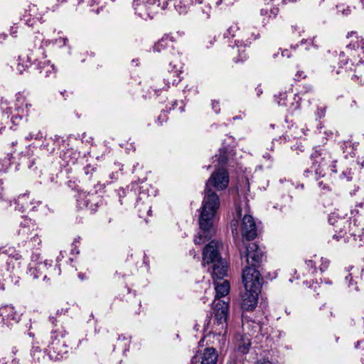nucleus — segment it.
Wrapping results in <instances>:
<instances>
[{"label":"nucleus","mask_w":364,"mask_h":364,"mask_svg":"<svg viewBox=\"0 0 364 364\" xmlns=\"http://www.w3.org/2000/svg\"><path fill=\"white\" fill-rule=\"evenodd\" d=\"M221 243L210 241L203 251V265L213 264L212 278L214 280L215 296L213 302L214 314L213 328L215 333L221 334L227 328V318L229 309V298L225 297L230 291V284L223 278L226 276L228 267L221 258L219 247Z\"/></svg>","instance_id":"1"},{"label":"nucleus","mask_w":364,"mask_h":364,"mask_svg":"<svg viewBox=\"0 0 364 364\" xmlns=\"http://www.w3.org/2000/svg\"><path fill=\"white\" fill-rule=\"evenodd\" d=\"M228 183L229 175L225 169L215 171L207 181L199 216V225L203 230V234L198 233L196 237L194 239L196 245H200L205 242V238L210 237L213 220L220 205L218 196L210 189V186L220 191L225 189Z\"/></svg>","instance_id":"2"},{"label":"nucleus","mask_w":364,"mask_h":364,"mask_svg":"<svg viewBox=\"0 0 364 364\" xmlns=\"http://www.w3.org/2000/svg\"><path fill=\"white\" fill-rule=\"evenodd\" d=\"M353 218L338 217L335 214L329 216L328 222L334 228L333 238L360 246L364 243V215L357 209L352 210Z\"/></svg>","instance_id":"3"},{"label":"nucleus","mask_w":364,"mask_h":364,"mask_svg":"<svg viewBox=\"0 0 364 364\" xmlns=\"http://www.w3.org/2000/svg\"><path fill=\"white\" fill-rule=\"evenodd\" d=\"M63 317L58 312L49 316V321L54 328L51 331V341L48 346V354L53 360H60L65 358L69 351V347L65 340L67 332L61 326Z\"/></svg>","instance_id":"4"},{"label":"nucleus","mask_w":364,"mask_h":364,"mask_svg":"<svg viewBox=\"0 0 364 364\" xmlns=\"http://www.w3.org/2000/svg\"><path fill=\"white\" fill-rule=\"evenodd\" d=\"M311 159L312 164L310 168L304 171V174L309 176V173H314L316 179L318 180L320 178H323L326 175V171L328 169L333 173H336V160L334 159L331 151L326 147H319L316 149L311 154Z\"/></svg>","instance_id":"5"},{"label":"nucleus","mask_w":364,"mask_h":364,"mask_svg":"<svg viewBox=\"0 0 364 364\" xmlns=\"http://www.w3.org/2000/svg\"><path fill=\"white\" fill-rule=\"evenodd\" d=\"M245 206L247 204L245 203ZM249 208L247 207V210L243 211L241 208V205L237 207V215L241 218V234L244 239L250 241L254 240L257 235V230L256 223L254 218L249 213Z\"/></svg>","instance_id":"6"},{"label":"nucleus","mask_w":364,"mask_h":364,"mask_svg":"<svg viewBox=\"0 0 364 364\" xmlns=\"http://www.w3.org/2000/svg\"><path fill=\"white\" fill-rule=\"evenodd\" d=\"M242 282L246 290L261 291L263 278L256 268L246 267L242 271Z\"/></svg>","instance_id":"7"},{"label":"nucleus","mask_w":364,"mask_h":364,"mask_svg":"<svg viewBox=\"0 0 364 364\" xmlns=\"http://www.w3.org/2000/svg\"><path fill=\"white\" fill-rule=\"evenodd\" d=\"M264 257V251L255 242L248 244L243 252H241V258H245L249 267L255 268L260 265Z\"/></svg>","instance_id":"8"},{"label":"nucleus","mask_w":364,"mask_h":364,"mask_svg":"<svg viewBox=\"0 0 364 364\" xmlns=\"http://www.w3.org/2000/svg\"><path fill=\"white\" fill-rule=\"evenodd\" d=\"M42 43L43 37L41 35L35 36V46H38L35 50V53H32L30 56L28 55L26 62H25L23 58L21 56L19 57V62L17 65V70L19 73H23V70L28 68L32 62L38 60L41 56L42 58H46V55Z\"/></svg>","instance_id":"9"},{"label":"nucleus","mask_w":364,"mask_h":364,"mask_svg":"<svg viewBox=\"0 0 364 364\" xmlns=\"http://www.w3.org/2000/svg\"><path fill=\"white\" fill-rule=\"evenodd\" d=\"M38 230L34 220L28 217H22L16 232L18 240L22 242H27L28 239Z\"/></svg>","instance_id":"10"},{"label":"nucleus","mask_w":364,"mask_h":364,"mask_svg":"<svg viewBox=\"0 0 364 364\" xmlns=\"http://www.w3.org/2000/svg\"><path fill=\"white\" fill-rule=\"evenodd\" d=\"M158 2L159 0H149L141 4L135 3V12L143 19L151 18L153 15L159 11Z\"/></svg>","instance_id":"11"},{"label":"nucleus","mask_w":364,"mask_h":364,"mask_svg":"<svg viewBox=\"0 0 364 364\" xmlns=\"http://www.w3.org/2000/svg\"><path fill=\"white\" fill-rule=\"evenodd\" d=\"M171 70L168 71L166 77L164 80L165 86L161 87L159 86H154V92L157 93L160 90H167L170 85H177L181 81L180 75L181 73L182 65L181 63L173 64V62L169 63Z\"/></svg>","instance_id":"12"},{"label":"nucleus","mask_w":364,"mask_h":364,"mask_svg":"<svg viewBox=\"0 0 364 364\" xmlns=\"http://www.w3.org/2000/svg\"><path fill=\"white\" fill-rule=\"evenodd\" d=\"M261 291H249L245 289L241 294L242 309L245 311H252L257 305L258 296Z\"/></svg>","instance_id":"13"},{"label":"nucleus","mask_w":364,"mask_h":364,"mask_svg":"<svg viewBox=\"0 0 364 364\" xmlns=\"http://www.w3.org/2000/svg\"><path fill=\"white\" fill-rule=\"evenodd\" d=\"M175 40L173 36L166 34L164 35L154 46V51L165 53L175 54L176 50L174 48Z\"/></svg>","instance_id":"14"},{"label":"nucleus","mask_w":364,"mask_h":364,"mask_svg":"<svg viewBox=\"0 0 364 364\" xmlns=\"http://www.w3.org/2000/svg\"><path fill=\"white\" fill-rule=\"evenodd\" d=\"M23 20L28 26H33L37 22H43V14L39 12L38 7L35 4L29 6L28 9L25 11Z\"/></svg>","instance_id":"15"},{"label":"nucleus","mask_w":364,"mask_h":364,"mask_svg":"<svg viewBox=\"0 0 364 364\" xmlns=\"http://www.w3.org/2000/svg\"><path fill=\"white\" fill-rule=\"evenodd\" d=\"M149 200V196L144 190L140 191L136 202V208L138 209L140 218H144L145 213H146L148 215H150L151 210Z\"/></svg>","instance_id":"16"},{"label":"nucleus","mask_w":364,"mask_h":364,"mask_svg":"<svg viewBox=\"0 0 364 364\" xmlns=\"http://www.w3.org/2000/svg\"><path fill=\"white\" fill-rule=\"evenodd\" d=\"M274 98L279 105L286 107L287 111L291 114L300 108V103L296 96L293 97V102H289V100H287L286 92H280L279 95H275Z\"/></svg>","instance_id":"17"},{"label":"nucleus","mask_w":364,"mask_h":364,"mask_svg":"<svg viewBox=\"0 0 364 364\" xmlns=\"http://www.w3.org/2000/svg\"><path fill=\"white\" fill-rule=\"evenodd\" d=\"M16 204V208L21 212H29V208L33 204H37L38 206H41V201L36 200L34 198H31L28 193H23L17 198L15 201Z\"/></svg>","instance_id":"18"},{"label":"nucleus","mask_w":364,"mask_h":364,"mask_svg":"<svg viewBox=\"0 0 364 364\" xmlns=\"http://www.w3.org/2000/svg\"><path fill=\"white\" fill-rule=\"evenodd\" d=\"M0 316L3 321L9 323L14 321L18 323L20 320V314L11 305H5L0 307Z\"/></svg>","instance_id":"19"},{"label":"nucleus","mask_w":364,"mask_h":364,"mask_svg":"<svg viewBox=\"0 0 364 364\" xmlns=\"http://www.w3.org/2000/svg\"><path fill=\"white\" fill-rule=\"evenodd\" d=\"M52 266V261L46 259L43 262H38L35 267L31 266L29 268V274L33 277V279H38L42 277L43 279H46L47 277L46 274H42L43 270L47 269L48 267Z\"/></svg>","instance_id":"20"},{"label":"nucleus","mask_w":364,"mask_h":364,"mask_svg":"<svg viewBox=\"0 0 364 364\" xmlns=\"http://www.w3.org/2000/svg\"><path fill=\"white\" fill-rule=\"evenodd\" d=\"M4 255L9 257V260L7 261V264L9 265L13 259H14L16 262H18L22 259V255L21 253L11 246L6 245L0 247V257Z\"/></svg>","instance_id":"21"},{"label":"nucleus","mask_w":364,"mask_h":364,"mask_svg":"<svg viewBox=\"0 0 364 364\" xmlns=\"http://www.w3.org/2000/svg\"><path fill=\"white\" fill-rule=\"evenodd\" d=\"M31 360L26 362V364H46V353L39 347L33 346L31 350Z\"/></svg>","instance_id":"22"},{"label":"nucleus","mask_w":364,"mask_h":364,"mask_svg":"<svg viewBox=\"0 0 364 364\" xmlns=\"http://www.w3.org/2000/svg\"><path fill=\"white\" fill-rule=\"evenodd\" d=\"M218 357V353L214 348H206L200 357V363L216 364Z\"/></svg>","instance_id":"23"},{"label":"nucleus","mask_w":364,"mask_h":364,"mask_svg":"<svg viewBox=\"0 0 364 364\" xmlns=\"http://www.w3.org/2000/svg\"><path fill=\"white\" fill-rule=\"evenodd\" d=\"M28 247L32 250H39L42 247V235L38 230L32 236H31L27 242H25Z\"/></svg>","instance_id":"24"},{"label":"nucleus","mask_w":364,"mask_h":364,"mask_svg":"<svg viewBox=\"0 0 364 364\" xmlns=\"http://www.w3.org/2000/svg\"><path fill=\"white\" fill-rule=\"evenodd\" d=\"M196 2L199 4L198 9L200 11L199 15L200 18L203 21H205L210 18L211 14V6L210 3H203V0H196Z\"/></svg>","instance_id":"25"},{"label":"nucleus","mask_w":364,"mask_h":364,"mask_svg":"<svg viewBox=\"0 0 364 364\" xmlns=\"http://www.w3.org/2000/svg\"><path fill=\"white\" fill-rule=\"evenodd\" d=\"M245 36H237V38L235 40V45L237 48V51L241 52L243 48H246L251 44V41L256 39L258 36L257 35H255L252 33L251 38H247L244 40Z\"/></svg>","instance_id":"26"},{"label":"nucleus","mask_w":364,"mask_h":364,"mask_svg":"<svg viewBox=\"0 0 364 364\" xmlns=\"http://www.w3.org/2000/svg\"><path fill=\"white\" fill-rule=\"evenodd\" d=\"M237 349L238 350L245 354L249 351L251 346V342L249 338L243 336H240V339L237 341Z\"/></svg>","instance_id":"27"},{"label":"nucleus","mask_w":364,"mask_h":364,"mask_svg":"<svg viewBox=\"0 0 364 364\" xmlns=\"http://www.w3.org/2000/svg\"><path fill=\"white\" fill-rule=\"evenodd\" d=\"M1 109L3 111L0 112V132L4 128L5 125L8 123V121L11 114V109L10 107L4 108L3 104H1Z\"/></svg>","instance_id":"28"},{"label":"nucleus","mask_w":364,"mask_h":364,"mask_svg":"<svg viewBox=\"0 0 364 364\" xmlns=\"http://www.w3.org/2000/svg\"><path fill=\"white\" fill-rule=\"evenodd\" d=\"M193 4V0H180L175 5V8L180 14H186Z\"/></svg>","instance_id":"29"},{"label":"nucleus","mask_w":364,"mask_h":364,"mask_svg":"<svg viewBox=\"0 0 364 364\" xmlns=\"http://www.w3.org/2000/svg\"><path fill=\"white\" fill-rule=\"evenodd\" d=\"M97 193V191L94 193H90V192L86 194L85 193H81L79 195L78 202L80 203L82 200H84V205L87 208H92V205L91 204V199H93V198L96 197L95 194Z\"/></svg>","instance_id":"30"},{"label":"nucleus","mask_w":364,"mask_h":364,"mask_svg":"<svg viewBox=\"0 0 364 364\" xmlns=\"http://www.w3.org/2000/svg\"><path fill=\"white\" fill-rule=\"evenodd\" d=\"M346 37L348 38L355 37L356 38V42L354 43L353 41H351L353 43V46H356L357 48H360L361 49L364 50V39L358 35L357 31L348 32Z\"/></svg>","instance_id":"31"},{"label":"nucleus","mask_w":364,"mask_h":364,"mask_svg":"<svg viewBox=\"0 0 364 364\" xmlns=\"http://www.w3.org/2000/svg\"><path fill=\"white\" fill-rule=\"evenodd\" d=\"M28 103L27 102L26 96L22 93H18L16 98V108L17 110H23L24 107H28Z\"/></svg>","instance_id":"32"},{"label":"nucleus","mask_w":364,"mask_h":364,"mask_svg":"<svg viewBox=\"0 0 364 364\" xmlns=\"http://www.w3.org/2000/svg\"><path fill=\"white\" fill-rule=\"evenodd\" d=\"M55 68L53 65H50L49 62L44 63L43 65L41 67L40 73H42L45 77H49L51 74L54 73Z\"/></svg>","instance_id":"33"},{"label":"nucleus","mask_w":364,"mask_h":364,"mask_svg":"<svg viewBox=\"0 0 364 364\" xmlns=\"http://www.w3.org/2000/svg\"><path fill=\"white\" fill-rule=\"evenodd\" d=\"M301 132H302L304 135L306 134L303 129H300L299 132L289 130V132H287L284 135H283V138L286 141H290L291 138H299L301 136Z\"/></svg>","instance_id":"34"},{"label":"nucleus","mask_w":364,"mask_h":364,"mask_svg":"<svg viewBox=\"0 0 364 364\" xmlns=\"http://www.w3.org/2000/svg\"><path fill=\"white\" fill-rule=\"evenodd\" d=\"M45 136V133L41 130H38V131H33L31 132H30L26 136V140H32V139H35V140H41L43 138H44Z\"/></svg>","instance_id":"35"},{"label":"nucleus","mask_w":364,"mask_h":364,"mask_svg":"<svg viewBox=\"0 0 364 364\" xmlns=\"http://www.w3.org/2000/svg\"><path fill=\"white\" fill-rule=\"evenodd\" d=\"M48 208L46 205H43L41 202V206H38L37 204H33L29 208V212H38L39 210L42 211L43 214L48 213Z\"/></svg>","instance_id":"36"},{"label":"nucleus","mask_w":364,"mask_h":364,"mask_svg":"<svg viewBox=\"0 0 364 364\" xmlns=\"http://www.w3.org/2000/svg\"><path fill=\"white\" fill-rule=\"evenodd\" d=\"M239 30V27L237 24L230 26L227 30V33L225 34L226 38L232 36V38L236 37V32Z\"/></svg>","instance_id":"37"},{"label":"nucleus","mask_w":364,"mask_h":364,"mask_svg":"<svg viewBox=\"0 0 364 364\" xmlns=\"http://www.w3.org/2000/svg\"><path fill=\"white\" fill-rule=\"evenodd\" d=\"M355 271L353 273H350L348 276L346 277V280L348 282V287L351 288L353 290L358 291V287L356 286V283L354 284L352 282L353 275L355 274Z\"/></svg>","instance_id":"38"},{"label":"nucleus","mask_w":364,"mask_h":364,"mask_svg":"<svg viewBox=\"0 0 364 364\" xmlns=\"http://www.w3.org/2000/svg\"><path fill=\"white\" fill-rule=\"evenodd\" d=\"M326 109H327V106H326V105L318 107L316 112V117H318L319 119L323 118L326 115Z\"/></svg>","instance_id":"39"},{"label":"nucleus","mask_w":364,"mask_h":364,"mask_svg":"<svg viewBox=\"0 0 364 364\" xmlns=\"http://www.w3.org/2000/svg\"><path fill=\"white\" fill-rule=\"evenodd\" d=\"M306 269L309 273L314 274L316 272L315 264L312 260H306L305 262Z\"/></svg>","instance_id":"40"},{"label":"nucleus","mask_w":364,"mask_h":364,"mask_svg":"<svg viewBox=\"0 0 364 364\" xmlns=\"http://www.w3.org/2000/svg\"><path fill=\"white\" fill-rule=\"evenodd\" d=\"M329 264H330V261L328 259L321 257V264L319 267L320 271L322 272L326 271L328 269Z\"/></svg>","instance_id":"41"},{"label":"nucleus","mask_w":364,"mask_h":364,"mask_svg":"<svg viewBox=\"0 0 364 364\" xmlns=\"http://www.w3.org/2000/svg\"><path fill=\"white\" fill-rule=\"evenodd\" d=\"M353 173L351 171V169H346V171H343L341 175V178L343 179H346V181H351L353 178Z\"/></svg>","instance_id":"42"},{"label":"nucleus","mask_w":364,"mask_h":364,"mask_svg":"<svg viewBox=\"0 0 364 364\" xmlns=\"http://www.w3.org/2000/svg\"><path fill=\"white\" fill-rule=\"evenodd\" d=\"M338 11H341L344 16H348L351 13L350 6L345 8L344 5H340L337 6Z\"/></svg>","instance_id":"43"},{"label":"nucleus","mask_w":364,"mask_h":364,"mask_svg":"<svg viewBox=\"0 0 364 364\" xmlns=\"http://www.w3.org/2000/svg\"><path fill=\"white\" fill-rule=\"evenodd\" d=\"M11 353L14 356V358L16 356L20 357V355L21 354V349H20L19 346H13L11 349Z\"/></svg>","instance_id":"44"},{"label":"nucleus","mask_w":364,"mask_h":364,"mask_svg":"<svg viewBox=\"0 0 364 364\" xmlns=\"http://www.w3.org/2000/svg\"><path fill=\"white\" fill-rule=\"evenodd\" d=\"M318 186L321 190L326 191H329L331 190L329 184L326 182H324L323 181H319L318 183Z\"/></svg>","instance_id":"45"},{"label":"nucleus","mask_w":364,"mask_h":364,"mask_svg":"<svg viewBox=\"0 0 364 364\" xmlns=\"http://www.w3.org/2000/svg\"><path fill=\"white\" fill-rule=\"evenodd\" d=\"M68 42L67 38H60L55 39L54 43L58 45L60 47L65 46Z\"/></svg>","instance_id":"46"},{"label":"nucleus","mask_w":364,"mask_h":364,"mask_svg":"<svg viewBox=\"0 0 364 364\" xmlns=\"http://www.w3.org/2000/svg\"><path fill=\"white\" fill-rule=\"evenodd\" d=\"M212 109L217 114L220 112V103H219L218 101L213 100V102H212Z\"/></svg>","instance_id":"47"},{"label":"nucleus","mask_w":364,"mask_h":364,"mask_svg":"<svg viewBox=\"0 0 364 364\" xmlns=\"http://www.w3.org/2000/svg\"><path fill=\"white\" fill-rule=\"evenodd\" d=\"M231 229L233 235H235L236 236H238L239 232L237 230V221H232L231 223Z\"/></svg>","instance_id":"48"},{"label":"nucleus","mask_w":364,"mask_h":364,"mask_svg":"<svg viewBox=\"0 0 364 364\" xmlns=\"http://www.w3.org/2000/svg\"><path fill=\"white\" fill-rule=\"evenodd\" d=\"M279 11L278 7L271 9L269 11V18H275L277 16Z\"/></svg>","instance_id":"49"},{"label":"nucleus","mask_w":364,"mask_h":364,"mask_svg":"<svg viewBox=\"0 0 364 364\" xmlns=\"http://www.w3.org/2000/svg\"><path fill=\"white\" fill-rule=\"evenodd\" d=\"M339 60L342 65H346L348 63V59L346 58L343 52H341L339 55Z\"/></svg>","instance_id":"50"},{"label":"nucleus","mask_w":364,"mask_h":364,"mask_svg":"<svg viewBox=\"0 0 364 364\" xmlns=\"http://www.w3.org/2000/svg\"><path fill=\"white\" fill-rule=\"evenodd\" d=\"M40 259H41V255L39 253L33 252V254L31 255V261L33 262H36V264L38 262H41L40 261H38Z\"/></svg>","instance_id":"51"},{"label":"nucleus","mask_w":364,"mask_h":364,"mask_svg":"<svg viewBox=\"0 0 364 364\" xmlns=\"http://www.w3.org/2000/svg\"><path fill=\"white\" fill-rule=\"evenodd\" d=\"M167 120V116L165 112L161 113L159 117H158V122L160 124H162L163 122H165Z\"/></svg>","instance_id":"52"},{"label":"nucleus","mask_w":364,"mask_h":364,"mask_svg":"<svg viewBox=\"0 0 364 364\" xmlns=\"http://www.w3.org/2000/svg\"><path fill=\"white\" fill-rule=\"evenodd\" d=\"M16 33H17V27H15V26L11 27V29H10L11 36H12L13 37H16Z\"/></svg>","instance_id":"53"},{"label":"nucleus","mask_w":364,"mask_h":364,"mask_svg":"<svg viewBox=\"0 0 364 364\" xmlns=\"http://www.w3.org/2000/svg\"><path fill=\"white\" fill-rule=\"evenodd\" d=\"M255 364H272V363L269 360L261 359L257 360Z\"/></svg>","instance_id":"54"},{"label":"nucleus","mask_w":364,"mask_h":364,"mask_svg":"<svg viewBox=\"0 0 364 364\" xmlns=\"http://www.w3.org/2000/svg\"><path fill=\"white\" fill-rule=\"evenodd\" d=\"M282 55L283 57L286 56L287 58H289L291 56V52L288 49H285V50L282 51Z\"/></svg>","instance_id":"55"},{"label":"nucleus","mask_w":364,"mask_h":364,"mask_svg":"<svg viewBox=\"0 0 364 364\" xmlns=\"http://www.w3.org/2000/svg\"><path fill=\"white\" fill-rule=\"evenodd\" d=\"M94 168H92L90 165H88L85 168V173L86 174H88L89 173H90L92 171H94Z\"/></svg>","instance_id":"56"},{"label":"nucleus","mask_w":364,"mask_h":364,"mask_svg":"<svg viewBox=\"0 0 364 364\" xmlns=\"http://www.w3.org/2000/svg\"><path fill=\"white\" fill-rule=\"evenodd\" d=\"M7 37V35L4 33H0V43H2L3 41H4L6 40Z\"/></svg>","instance_id":"57"},{"label":"nucleus","mask_w":364,"mask_h":364,"mask_svg":"<svg viewBox=\"0 0 364 364\" xmlns=\"http://www.w3.org/2000/svg\"><path fill=\"white\" fill-rule=\"evenodd\" d=\"M11 364H20L19 358L15 357L12 359Z\"/></svg>","instance_id":"58"},{"label":"nucleus","mask_w":364,"mask_h":364,"mask_svg":"<svg viewBox=\"0 0 364 364\" xmlns=\"http://www.w3.org/2000/svg\"><path fill=\"white\" fill-rule=\"evenodd\" d=\"M296 76L299 77V78H304L305 77V75H304V72L302 71H298L297 73H296Z\"/></svg>","instance_id":"59"},{"label":"nucleus","mask_w":364,"mask_h":364,"mask_svg":"<svg viewBox=\"0 0 364 364\" xmlns=\"http://www.w3.org/2000/svg\"><path fill=\"white\" fill-rule=\"evenodd\" d=\"M353 81H358L360 79V77L358 75H353L351 77Z\"/></svg>","instance_id":"60"},{"label":"nucleus","mask_w":364,"mask_h":364,"mask_svg":"<svg viewBox=\"0 0 364 364\" xmlns=\"http://www.w3.org/2000/svg\"><path fill=\"white\" fill-rule=\"evenodd\" d=\"M260 13L262 15H264L267 14V11L265 9H261Z\"/></svg>","instance_id":"61"},{"label":"nucleus","mask_w":364,"mask_h":364,"mask_svg":"<svg viewBox=\"0 0 364 364\" xmlns=\"http://www.w3.org/2000/svg\"><path fill=\"white\" fill-rule=\"evenodd\" d=\"M361 279L364 280V268L363 269L361 272Z\"/></svg>","instance_id":"62"},{"label":"nucleus","mask_w":364,"mask_h":364,"mask_svg":"<svg viewBox=\"0 0 364 364\" xmlns=\"http://www.w3.org/2000/svg\"><path fill=\"white\" fill-rule=\"evenodd\" d=\"M17 143H18L17 141H12L11 142V146H16L17 144Z\"/></svg>","instance_id":"63"},{"label":"nucleus","mask_w":364,"mask_h":364,"mask_svg":"<svg viewBox=\"0 0 364 364\" xmlns=\"http://www.w3.org/2000/svg\"><path fill=\"white\" fill-rule=\"evenodd\" d=\"M360 208H363V211H364V203H360Z\"/></svg>","instance_id":"64"}]
</instances>
